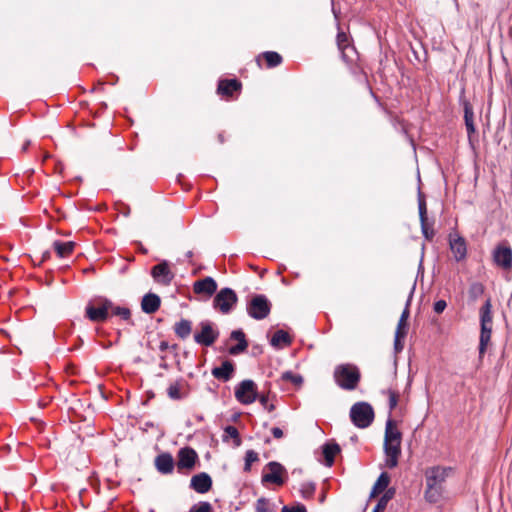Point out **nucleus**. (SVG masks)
I'll use <instances>...</instances> for the list:
<instances>
[{
  "mask_svg": "<svg viewBox=\"0 0 512 512\" xmlns=\"http://www.w3.org/2000/svg\"><path fill=\"white\" fill-rule=\"evenodd\" d=\"M453 468L444 466H433L425 471L426 489L424 497L429 503L439 502L444 493V484Z\"/></svg>",
  "mask_w": 512,
  "mask_h": 512,
  "instance_id": "nucleus-1",
  "label": "nucleus"
},
{
  "mask_svg": "<svg viewBox=\"0 0 512 512\" xmlns=\"http://www.w3.org/2000/svg\"><path fill=\"white\" fill-rule=\"evenodd\" d=\"M333 379L342 390L353 391L361 381V372L357 365L352 363L339 364L333 371Z\"/></svg>",
  "mask_w": 512,
  "mask_h": 512,
  "instance_id": "nucleus-2",
  "label": "nucleus"
},
{
  "mask_svg": "<svg viewBox=\"0 0 512 512\" xmlns=\"http://www.w3.org/2000/svg\"><path fill=\"white\" fill-rule=\"evenodd\" d=\"M109 308H112V300L105 296H95L90 299L85 307V317L94 323H103L110 318Z\"/></svg>",
  "mask_w": 512,
  "mask_h": 512,
  "instance_id": "nucleus-3",
  "label": "nucleus"
},
{
  "mask_svg": "<svg viewBox=\"0 0 512 512\" xmlns=\"http://www.w3.org/2000/svg\"><path fill=\"white\" fill-rule=\"evenodd\" d=\"M492 334V304L487 299L480 308V339H479V357H483Z\"/></svg>",
  "mask_w": 512,
  "mask_h": 512,
  "instance_id": "nucleus-4",
  "label": "nucleus"
},
{
  "mask_svg": "<svg viewBox=\"0 0 512 512\" xmlns=\"http://www.w3.org/2000/svg\"><path fill=\"white\" fill-rule=\"evenodd\" d=\"M351 422L360 429L369 427L375 418L372 405L365 401L356 402L350 408L349 413Z\"/></svg>",
  "mask_w": 512,
  "mask_h": 512,
  "instance_id": "nucleus-5",
  "label": "nucleus"
},
{
  "mask_svg": "<svg viewBox=\"0 0 512 512\" xmlns=\"http://www.w3.org/2000/svg\"><path fill=\"white\" fill-rule=\"evenodd\" d=\"M272 304L264 294H255L247 303V313L255 320L265 319L271 312Z\"/></svg>",
  "mask_w": 512,
  "mask_h": 512,
  "instance_id": "nucleus-6",
  "label": "nucleus"
},
{
  "mask_svg": "<svg viewBox=\"0 0 512 512\" xmlns=\"http://www.w3.org/2000/svg\"><path fill=\"white\" fill-rule=\"evenodd\" d=\"M238 302L236 292L229 288H222L215 294L213 299V308L222 314H229Z\"/></svg>",
  "mask_w": 512,
  "mask_h": 512,
  "instance_id": "nucleus-7",
  "label": "nucleus"
},
{
  "mask_svg": "<svg viewBox=\"0 0 512 512\" xmlns=\"http://www.w3.org/2000/svg\"><path fill=\"white\" fill-rule=\"evenodd\" d=\"M199 457L197 452L189 447H183L178 450L176 468L178 473L187 474L195 468Z\"/></svg>",
  "mask_w": 512,
  "mask_h": 512,
  "instance_id": "nucleus-8",
  "label": "nucleus"
},
{
  "mask_svg": "<svg viewBox=\"0 0 512 512\" xmlns=\"http://www.w3.org/2000/svg\"><path fill=\"white\" fill-rule=\"evenodd\" d=\"M257 397V385L251 379H245L235 387V398L241 404H252L255 400H257Z\"/></svg>",
  "mask_w": 512,
  "mask_h": 512,
  "instance_id": "nucleus-9",
  "label": "nucleus"
},
{
  "mask_svg": "<svg viewBox=\"0 0 512 512\" xmlns=\"http://www.w3.org/2000/svg\"><path fill=\"white\" fill-rule=\"evenodd\" d=\"M199 327L201 330L194 334V341L202 346H212L219 337V331L215 328V325L205 320L199 323Z\"/></svg>",
  "mask_w": 512,
  "mask_h": 512,
  "instance_id": "nucleus-10",
  "label": "nucleus"
},
{
  "mask_svg": "<svg viewBox=\"0 0 512 512\" xmlns=\"http://www.w3.org/2000/svg\"><path fill=\"white\" fill-rule=\"evenodd\" d=\"M493 261L503 270H512V248L507 242H502L493 251Z\"/></svg>",
  "mask_w": 512,
  "mask_h": 512,
  "instance_id": "nucleus-11",
  "label": "nucleus"
},
{
  "mask_svg": "<svg viewBox=\"0 0 512 512\" xmlns=\"http://www.w3.org/2000/svg\"><path fill=\"white\" fill-rule=\"evenodd\" d=\"M269 472L263 473L262 475V483H272L276 485H283L285 479L283 475L287 474L286 468L279 462L271 461L267 463L266 467Z\"/></svg>",
  "mask_w": 512,
  "mask_h": 512,
  "instance_id": "nucleus-12",
  "label": "nucleus"
},
{
  "mask_svg": "<svg viewBox=\"0 0 512 512\" xmlns=\"http://www.w3.org/2000/svg\"><path fill=\"white\" fill-rule=\"evenodd\" d=\"M418 211L422 234L425 239L431 241L435 235V232L432 228V225L428 223L425 196L420 189L418 190Z\"/></svg>",
  "mask_w": 512,
  "mask_h": 512,
  "instance_id": "nucleus-13",
  "label": "nucleus"
},
{
  "mask_svg": "<svg viewBox=\"0 0 512 512\" xmlns=\"http://www.w3.org/2000/svg\"><path fill=\"white\" fill-rule=\"evenodd\" d=\"M151 276L157 283L164 286L170 285L175 277L170 269L169 262L166 260L152 267Z\"/></svg>",
  "mask_w": 512,
  "mask_h": 512,
  "instance_id": "nucleus-14",
  "label": "nucleus"
},
{
  "mask_svg": "<svg viewBox=\"0 0 512 512\" xmlns=\"http://www.w3.org/2000/svg\"><path fill=\"white\" fill-rule=\"evenodd\" d=\"M213 481L206 472H200L191 477L189 487L199 494H205L212 488Z\"/></svg>",
  "mask_w": 512,
  "mask_h": 512,
  "instance_id": "nucleus-15",
  "label": "nucleus"
},
{
  "mask_svg": "<svg viewBox=\"0 0 512 512\" xmlns=\"http://www.w3.org/2000/svg\"><path fill=\"white\" fill-rule=\"evenodd\" d=\"M450 250L457 262L464 260L467 256V244L464 237L458 234L449 235Z\"/></svg>",
  "mask_w": 512,
  "mask_h": 512,
  "instance_id": "nucleus-16",
  "label": "nucleus"
},
{
  "mask_svg": "<svg viewBox=\"0 0 512 512\" xmlns=\"http://www.w3.org/2000/svg\"><path fill=\"white\" fill-rule=\"evenodd\" d=\"M156 470L162 475L172 474L176 466L173 456L169 452H162L154 459Z\"/></svg>",
  "mask_w": 512,
  "mask_h": 512,
  "instance_id": "nucleus-17",
  "label": "nucleus"
},
{
  "mask_svg": "<svg viewBox=\"0 0 512 512\" xmlns=\"http://www.w3.org/2000/svg\"><path fill=\"white\" fill-rule=\"evenodd\" d=\"M217 282L214 278L207 276L201 280L194 282L193 291L195 294H203L208 297L214 295L217 291Z\"/></svg>",
  "mask_w": 512,
  "mask_h": 512,
  "instance_id": "nucleus-18",
  "label": "nucleus"
},
{
  "mask_svg": "<svg viewBox=\"0 0 512 512\" xmlns=\"http://www.w3.org/2000/svg\"><path fill=\"white\" fill-rule=\"evenodd\" d=\"M242 83L236 79H222L218 82L217 93L223 97H231L235 92H240Z\"/></svg>",
  "mask_w": 512,
  "mask_h": 512,
  "instance_id": "nucleus-19",
  "label": "nucleus"
},
{
  "mask_svg": "<svg viewBox=\"0 0 512 512\" xmlns=\"http://www.w3.org/2000/svg\"><path fill=\"white\" fill-rule=\"evenodd\" d=\"M235 372V365L231 360H225L221 366L214 367L211 371L214 378L217 380L228 382L232 379Z\"/></svg>",
  "mask_w": 512,
  "mask_h": 512,
  "instance_id": "nucleus-20",
  "label": "nucleus"
},
{
  "mask_svg": "<svg viewBox=\"0 0 512 512\" xmlns=\"http://www.w3.org/2000/svg\"><path fill=\"white\" fill-rule=\"evenodd\" d=\"M459 100H460V103L462 104L463 110H464V121H465L466 130H467L468 135L471 136L472 134H474L476 132V127L474 124L473 107H472L471 103L469 102V100H467L464 97V91H462V94H461Z\"/></svg>",
  "mask_w": 512,
  "mask_h": 512,
  "instance_id": "nucleus-21",
  "label": "nucleus"
},
{
  "mask_svg": "<svg viewBox=\"0 0 512 512\" xmlns=\"http://www.w3.org/2000/svg\"><path fill=\"white\" fill-rule=\"evenodd\" d=\"M384 453L386 466L390 469L395 468L401 455V444L384 443Z\"/></svg>",
  "mask_w": 512,
  "mask_h": 512,
  "instance_id": "nucleus-22",
  "label": "nucleus"
},
{
  "mask_svg": "<svg viewBox=\"0 0 512 512\" xmlns=\"http://www.w3.org/2000/svg\"><path fill=\"white\" fill-rule=\"evenodd\" d=\"M167 395L171 400L180 401L189 396L188 386L182 380L171 383L167 388Z\"/></svg>",
  "mask_w": 512,
  "mask_h": 512,
  "instance_id": "nucleus-23",
  "label": "nucleus"
},
{
  "mask_svg": "<svg viewBox=\"0 0 512 512\" xmlns=\"http://www.w3.org/2000/svg\"><path fill=\"white\" fill-rule=\"evenodd\" d=\"M161 298L152 292L145 294L141 300V309L146 314H153L159 310Z\"/></svg>",
  "mask_w": 512,
  "mask_h": 512,
  "instance_id": "nucleus-24",
  "label": "nucleus"
},
{
  "mask_svg": "<svg viewBox=\"0 0 512 512\" xmlns=\"http://www.w3.org/2000/svg\"><path fill=\"white\" fill-rule=\"evenodd\" d=\"M402 433L398 430L396 421L388 418L385 426L384 443L401 444Z\"/></svg>",
  "mask_w": 512,
  "mask_h": 512,
  "instance_id": "nucleus-25",
  "label": "nucleus"
},
{
  "mask_svg": "<svg viewBox=\"0 0 512 512\" xmlns=\"http://www.w3.org/2000/svg\"><path fill=\"white\" fill-rule=\"evenodd\" d=\"M230 338L232 340L238 341V343L236 345L231 346L229 348V353L231 355H239L247 349L248 342L246 340L245 333L241 329L232 331L230 334Z\"/></svg>",
  "mask_w": 512,
  "mask_h": 512,
  "instance_id": "nucleus-26",
  "label": "nucleus"
},
{
  "mask_svg": "<svg viewBox=\"0 0 512 512\" xmlns=\"http://www.w3.org/2000/svg\"><path fill=\"white\" fill-rule=\"evenodd\" d=\"M341 448L338 443L334 441L326 442L322 446V453L325 459V465L331 467L334 464L335 456L340 453Z\"/></svg>",
  "mask_w": 512,
  "mask_h": 512,
  "instance_id": "nucleus-27",
  "label": "nucleus"
},
{
  "mask_svg": "<svg viewBox=\"0 0 512 512\" xmlns=\"http://www.w3.org/2000/svg\"><path fill=\"white\" fill-rule=\"evenodd\" d=\"M173 331L179 339H187L192 332V321L182 318L174 324Z\"/></svg>",
  "mask_w": 512,
  "mask_h": 512,
  "instance_id": "nucleus-28",
  "label": "nucleus"
},
{
  "mask_svg": "<svg viewBox=\"0 0 512 512\" xmlns=\"http://www.w3.org/2000/svg\"><path fill=\"white\" fill-rule=\"evenodd\" d=\"M109 313L110 317L116 316L119 317L121 320L127 322L128 324L134 325V322L132 320V313L128 307H121L115 305V303L112 301V308H109Z\"/></svg>",
  "mask_w": 512,
  "mask_h": 512,
  "instance_id": "nucleus-29",
  "label": "nucleus"
},
{
  "mask_svg": "<svg viewBox=\"0 0 512 512\" xmlns=\"http://www.w3.org/2000/svg\"><path fill=\"white\" fill-rule=\"evenodd\" d=\"M390 483V476L386 472H382L375 484L373 485L372 491L370 493V498L375 497L376 495L380 494L381 492L388 490V485Z\"/></svg>",
  "mask_w": 512,
  "mask_h": 512,
  "instance_id": "nucleus-30",
  "label": "nucleus"
},
{
  "mask_svg": "<svg viewBox=\"0 0 512 512\" xmlns=\"http://www.w3.org/2000/svg\"><path fill=\"white\" fill-rule=\"evenodd\" d=\"M53 248L56 251L58 257L64 258L69 256L73 252L75 248V242H61L59 240H56L53 242Z\"/></svg>",
  "mask_w": 512,
  "mask_h": 512,
  "instance_id": "nucleus-31",
  "label": "nucleus"
},
{
  "mask_svg": "<svg viewBox=\"0 0 512 512\" xmlns=\"http://www.w3.org/2000/svg\"><path fill=\"white\" fill-rule=\"evenodd\" d=\"M292 343L290 335L284 330H277L270 340L273 347H279L281 344L289 346Z\"/></svg>",
  "mask_w": 512,
  "mask_h": 512,
  "instance_id": "nucleus-32",
  "label": "nucleus"
},
{
  "mask_svg": "<svg viewBox=\"0 0 512 512\" xmlns=\"http://www.w3.org/2000/svg\"><path fill=\"white\" fill-rule=\"evenodd\" d=\"M395 493L396 490L393 487L386 490V492L378 500L372 512H383L386 509L388 502L394 498Z\"/></svg>",
  "mask_w": 512,
  "mask_h": 512,
  "instance_id": "nucleus-33",
  "label": "nucleus"
},
{
  "mask_svg": "<svg viewBox=\"0 0 512 512\" xmlns=\"http://www.w3.org/2000/svg\"><path fill=\"white\" fill-rule=\"evenodd\" d=\"M261 56L265 59L267 68L277 67L283 61L282 56L278 52H275V51L263 52L261 54Z\"/></svg>",
  "mask_w": 512,
  "mask_h": 512,
  "instance_id": "nucleus-34",
  "label": "nucleus"
},
{
  "mask_svg": "<svg viewBox=\"0 0 512 512\" xmlns=\"http://www.w3.org/2000/svg\"><path fill=\"white\" fill-rule=\"evenodd\" d=\"M228 437L233 439L234 446L239 447L242 443L238 429L235 426L228 425L224 428L223 441H227Z\"/></svg>",
  "mask_w": 512,
  "mask_h": 512,
  "instance_id": "nucleus-35",
  "label": "nucleus"
},
{
  "mask_svg": "<svg viewBox=\"0 0 512 512\" xmlns=\"http://www.w3.org/2000/svg\"><path fill=\"white\" fill-rule=\"evenodd\" d=\"M484 293V286L480 282H473L468 289V296L471 301H476Z\"/></svg>",
  "mask_w": 512,
  "mask_h": 512,
  "instance_id": "nucleus-36",
  "label": "nucleus"
},
{
  "mask_svg": "<svg viewBox=\"0 0 512 512\" xmlns=\"http://www.w3.org/2000/svg\"><path fill=\"white\" fill-rule=\"evenodd\" d=\"M281 380L291 382L297 387H300L303 384V377L300 374L293 373L292 371L283 372Z\"/></svg>",
  "mask_w": 512,
  "mask_h": 512,
  "instance_id": "nucleus-37",
  "label": "nucleus"
},
{
  "mask_svg": "<svg viewBox=\"0 0 512 512\" xmlns=\"http://www.w3.org/2000/svg\"><path fill=\"white\" fill-rule=\"evenodd\" d=\"M255 509L256 512H276L274 505L265 497H261L256 501Z\"/></svg>",
  "mask_w": 512,
  "mask_h": 512,
  "instance_id": "nucleus-38",
  "label": "nucleus"
},
{
  "mask_svg": "<svg viewBox=\"0 0 512 512\" xmlns=\"http://www.w3.org/2000/svg\"><path fill=\"white\" fill-rule=\"evenodd\" d=\"M259 460L258 453L254 450H247L245 453V463L243 470L245 472H249L251 470V465L254 462Z\"/></svg>",
  "mask_w": 512,
  "mask_h": 512,
  "instance_id": "nucleus-39",
  "label": "nucleus"
},
{
  "mask_svg": "<svg viewBox=\"0 0 512 512\" xmlns=\"http://www.w3.org/2000/svg\"><path fill=\"white\" fill-rule=\"evenodd\" d=\"M213 507L210 502L200 501L191 506L189 512H212Z\"/></svg>",
  "mask_w": 512,
  "mask_h": 512,
  "instance_id": "nucleus-40",
  "label": "nucleus"
},
{
  "mask_svg": "<svg viewBox=\"0 0 512 512\" xmlns=\"http://www.w3.org/2000/svg\"><path fill=\"white\" fill-rule=\"evenodd\" d=\"M300 492L303 498H311L315 492V484L312 482L303 483Z\"/></svg>",
  "mask_w": 512,
  "mask_h": 512,
  "instance_id": "nucleus-41",
  "label": "nucleus"
},
{
  "mask_svg": "<svg viewBox=\"0 0 512 512\" xmlns=\"http://www.w3.org/2000/svg\"><path fill=\"white\" fill-rule=\"evenodd\" d=\"M337 45L338 48L342 51V57L343 59H346V55L344 53L345 48H347L348 45V39L344 32H339L337 34Z\"/></svg>",
  "mask_w": 512,
  "mask_h": 512,
  "instance_id": "nucleus-42",
  "label": "nucleus"
},
{
  "mask_svg": "<svg viewBox=\"0 0 512 512\" xmlns=\"http://www.w3.org/2000/svg\"><path fill=\"white\" fill-rule=\"evenodd\" d=\"M385 393H387L389 397V409L392 411L398 404L399 393L392 389H388Z\"/></svg>",
  "mask_w": 512,
  "mask_h": 512,
  "instance_id": "nucleus-43",
  "label": "nucleus"
},
{
  "mask_svg": "<svg viewBox=\"0 0 512 512\" xmlns=\"http://www.w3.org/2000/svg\"><path fill=\"white\" fill-rule=\"evenodd\" d=\"M257 399L259 400L260 404L268 411V412H272L275 410V405L274 404H269L268 401H269V396L267 394H259L258 393V397Z\"/></svg>",
  "mask_w": 512,
  "mask_h": 512,
  "instance_id": "nucleus-44",
  "label": "nucleus"
},
{
  "mask_svg": "<svg viewBox=\"0 0 512 512\" xmlns=\"http://www.w3.org/2000/svg\"><path fill=\"white\" fill-rule=\"evenodd\" d=\"M407 332H408V323L398 321L395 335L398 337H406Z\"/></svg>",
  "mask_w": 512,
  "mask_h": 512,
  "instance_id": "nucleus-45",
  "label": "nucleus"
},
{
  "mask_svg": "<svg viewBox=\"0 0 512 512\" xmlns=\"http://www.w3.org/2000/svg\"><path fill=\"white\" fill-rule=\"evenodd\" d=\"M413 291H414V287L412 288V291H411L410 296H409V298H408V300L406 302V306H405L404 310L401 313L399 321H402V322L406 323L408 318H409V315H410L409 306H410V301H411V298H412Z\"/></svg>",
  "mask_w": 512,
  "mask_h": 512,
  "instance_id": "nucleus-46",
  "label": "nucleus"
},
{
  "mask_svg": "<svg viewBox=\"0 0 512 512\" xmlns=\"http://www.w3.org/2000/svg\"><path fill=\"white\" fill-rule=\"evenodd\" d=\"M281 512H307V510L303 504L298 503L297 505L292 507L284 506Z\"/></svg>",
  "mask_w": 512,
  "mask_h": 512,
  "instance_id": "nucleus-47",
  "label": "nucleus"
},
{
  "mask_svg": "<svg viewBox=\"0 0 512 512\" xmlns=\"http://www.w3.org/2000/svg\"><path fill=\"white\" fill-rule=\"evenodd\" d=\"M405 339V337H398V336H394V350L396 353H399L403 350L404 348V342L403 340Z\"/></svg>",
  "mask_w": 512,
  "mask_h": 512,
  "instance_id": "nucleus-48",
  "label": "nucleus"
},
{
  "mask_svg": "<svg viewBox=\"0 0 512 512\" xmlns=\"http://www.w3.org/2000/svg\"><path fill=\"white\" fill-rule=\"evenodd\" d=\"M446 307H447L446 301L441 299L434 303L433 309H434L435 313L440 314L445 310Z\"/></svg>",
  "mask_w": 512,
  "mask_h": 512,
  "instance_id": "nucleus-49",
  "label": "nucleus"
},
{
  "mask_svg": "<svg viewBox=\"0 0 512 512\" xmlns=\"http://www.w3.org/2000/svg\"><path fill=\"white\" fill-rule=\"evenodd\" d=\"M173 349V350H176L178 348V345L177 344H173V345H169V343L167 341H161L160 344H159V350L161 352H164L166 351L167 349Z\"/></svg>",
  "mask_w": 512,
  "mask_h": 512,
  "instance_id": "nucleus-50",
  "label": "nucleus"
},
{
  "mask_svg": "<svg viewBox=\"0 0 512 512\" xmlns=\"http://www.w3.org/2000/svg\"><path fill=\"white\" fill-rule=\"evenodd\" d=\"M271 433H272V435H273L275 438H277V439L282 438V437H283V435H284V433H283L282 429H281V428H279V427H273V428L271 429Z\"/></svg>",
  "mask_w": 512,
  "mask_h": 512,
  "instance_id": "nucleus-51",
  "label": "nucleus"
},
{
  "mask_svg": "<svg viewBox=\"0 0 512 512\" xmlns=\"http://www.w3.org/2000/svg\"><path fill=\"white\" fill-rule=\"evenodd\" d=\"M123 209L121 210V213L125 216V217H128L131 213V209L130 207L127 205V204H124V203H121Z\"/></svg>",
  "mask_w": 512,
  "mask_h": 512,
  "instance_id": "nucleus-52",
  "label": "nucleus"
},
{
  "mask_svg": "<svg viewBox=\"0 0 512 512\" xmlns=\"http://www.w3.org/2000/svg\"><path fill=\"white\" fill-rule=\"evenodd\" d=\"M29 146H30V141L28 140V141H26V142L23 144V146H22L21 150H22L23 152H26V151L28 150V147H29Z\"/></svg>",
  "mask_w": 512,
  "mask_h": 512,
  "instance_id": "nucleus-53",
  "label": "nucleus"
},
{
  "mask_svg": "<svg viewBox=\"0 0 512 512\" xmlns=\"http://www.w3.org/2000/svg\"><path fill=\"white\" fill-rule=\"evenodd\" d=\"M127 270H128V265H127V264H125V265H123V266L119 269V272H120V274H124V273H126V272H127Z\"/></svg>",
  "mask_w": 512,
  "mask_h": 512,
  "instance_id": "nucleus-54",
  "label": "nucleus"
},
{
  "mask_svg": "<svg viewBox=\"0 0 512 512\" xmlns=\"http://www.w3.org/2000/svg\"><path fill=\"white\" fill-rule=\"evenodd\" d=\"M139 251L142 254H147L148 253V250L142 244H140V246H139Z\"/></svg>",
  "mask_w": 512,
  "mask_h": 512,
  "instance_id": "nucleus-55",
  "label": "nucleus"
},
{
  "mask_svg": "<svg viewBox=\"0 0 512 512\" xmlns=\"http://www.w3.org/2000/svg\"><path fill=\"white\" fill-rule=\"evenodd\" d=\"M49 257H50V252L46 251L43 253L42 260L44 261V260L48 259Z\"/></svg>",
  "mask_w": 512,
  "mask_h": 512,
  "instance_id": "nucleus-56",
  "label": "nucleus"
},
{
  "mask_svg": "<svg viewBox=\"0 0 512 512\" xmlns=\"http://www.w3.org/2000/svg\"><path fill=\"white\" fill-rule=\"evenodd\" d=\"M154 426H155L154 423L151 422V421L145 422V427L146 428H153Z\"/></svg>",
  "mask_w": 512,
  "mask_h": 512,
  "instance_id": "nucleus-57",
  "label": "nucleus"
},
{
  "mask_svg": "<svg viewBox=\"0 0 512 512\" xmlns=\"http://www.w3.org/2000/svg\"><path fill=\"white\" fill-rule=\"evenodd\" d=\"M218 140H219V142H220V143H224V141H225V140H224V135H223V133H219V134H218Z\"/></svg>",
  "mask_w": 512,
  "mask_h": 512,
  "instance_id": "nucleus-58",
  "label": "nucleus"
},
{
  "mask_svg": "<svg viewBox=\"0 0 512 512\" xmlns=\"http://www.w3.org/2000/svg\"><path fill=\"white\" fill-rule=\"evenodd\" d=\"M186 257H187V258H192V257H193V252H192V251H188V252L186 253Z\"/></svg>",
  "mask_w": 512,
  "mask_h": 512,
  "instance_id": "nucleus-59",
  "label": "nucleus"
},
{
  "mask_svg": "<svg viewBox=\"0 0 512 512\" xmlns=\"http://www.w3.org/2000/svg\"><path fill=\"white\" fill-rule=\"evenodd\" d=\"M351 441L356 442L358 440L357 435H353L351 438Z\"/></svg>",
  "mask_w": 512,
  "mask_h": 512,
  "instance_id": "nucleus-60",
  "label": "nucleus"
},
{
  "mask_svg": "<svg viewBox=\"0 0 512 512\" xmlns=\"http://www.w3.org/2000/svg\"><path fill=\"white\" fill-rule=\"evenodd\" d=\"M203 419H204L203 416H197L198 421H202Z\"/></svg>",
  "mask_w": 512,
  "mask_h": 512,
  "instance_id": "nucleus-61",
  "label": "nucleus"
},
{
  "mask_svg": "<svg viewBox=\"0 0 512 512\" xmlns=\"http://www.w3.org/2000/svg\"><path fill=\"white\" fill-rule=\"evenodd\" d=\"M111 345H112L111 343L106 344V345L104 346V348H109V347H111Z\"/></svg>",
  "mask_w": 512,
  "mask_h": 512,
  "instance_id": "nucleus-62",
  "label": "nucleus"
},
{
  "mask_svg": "<svg viewBox=\"0 0 512 512\" xmlns=\"http://www.w3.org/2000/svg\"><path fill=\"white\" fill-rule=\"evenodd\" d=\"M371 94H372V96H373L375 99H377V96L375 95V93H373V92L371 91Z\"/></svg>",
  "mask_w": 512,
  "mask_h": 512,
  "instance_id": "nucleus-63",
  "label": "nucleus"
},
{
  "mask_svg": "<svg viewBox=\"0 0 512 512\" xmlns=\"http://www.w3.org/2000/svg\"><path fill=\"white\" fill-rule=\"evenodd\" d=\"M269 442H270V439H269V438H267V439L265 440V443H269Z\"/></svg>",
  "mask_w": 512,
  "mask_h": 512,
  "instance_id": "nucleus-64",
  "label": "nucleus"
}]
</instances>
